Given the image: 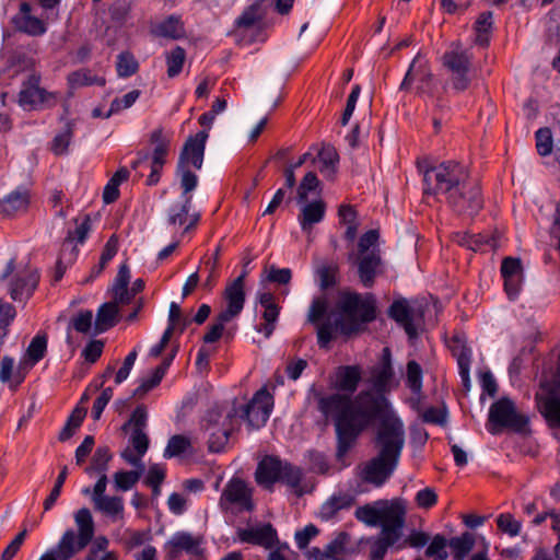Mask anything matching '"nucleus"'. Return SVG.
Here are the masks:
<instances>
[{"label":"nucleus","instance_id":"774afa93","mask_svg":"<svg viewBox=\"0 0 560 560\" xmlns=\"http://www.w3.org/2000/svg\"><path fill=\"white\" fill-rule=\"evenodd\" d=\"M26 536L27 530H21L3 550V552L0 556V560H12L20 551Z\"/></svg>","mask_w":560,"mask_h":560},{"label":"nucleus","instance_id":"423d86ee","mask_svg":"<svg viewBox=\"0 0 560 560\" xmlns=\"http://www.w3.org/2000/svg\"><path fill=\"white\" fill-rule=\"evenodd\" d=\"M469 171L455 161L443 162L424 172V194L443 195L448 197L470 179Z\"/></svg>","mask_w":560,"mask_h":560},{"label":"nucleus","instance_id":"b1692460","mask_svg":"<svg viewBox=\"0 0 560 560\" xmlns=\"http://www.w3.org/2000/svg\"><path fill=\"white\" fill-rule=\"evenodd\" d=\"M209 137L207 130H201L195 136H190L179 154L178 165L191 164L196 170H200L203 163L206 142Z\"/></svg>","mask_w":560,"mask_h":560},{"label":"nucleus","instance_id":"ddd939ff","mask_svg":"<svg viewBox=\"0 0 560 560\" xmlns=\"http://www.w3.org/2000/svg\"><path fill=\"white\" fill-rule=\"evenodd\" d=\"M272 407V395L266 388H261L247 404L237 408V419L245 420L250 430L259 429L268 421Z\"/></svg>","mask_w":560,"mask_h":560},{"label":"nucleus","instance_id":"9b49d317","mask_svg":"<svg viewBox=\"0 0 560 560\" xmlns=\"http://www.w3.org/2000/svg\"><path fill=\"white\" fill-rule=\"evenodd\" d=\"M527 424L528 418L516 410L510 398L502 397L491 405L487 424L491 434H498L502 429L523 432Z\"/></svg>","mask_w":560,"mask_h":560},{"label":"nucleus","instance_id":"79ce46f5","mask_svg":"<svg viewBox=\"0 0 560 560\" xmlns=\"http://www.w3.org/2000/svg\"><path fill=\"white\" fill-rule=\"evenodd\" d=\"M69 84L72 88L98 85L104 86L106 80L104 77H98L90 69H80L69 74Z\"/></svg>","mask_w":560,"mask_h":560},{"label":"nucleus","instance_id":"e433bc0d","mask_svg":"<svg viewBox=\"0 0 560 560\" xmlns=\"http://www.w3.org/2000/svg\"><path fill=\"white\" fill-rule=\"evenodd\" d=\"M474 30L476 33L475 43L487 47L493 31V13L491 11L481 12L474 24Z\"/></svg>","mask_w":560,"mask_h":560},{"label":"nucleus","instance_id":"052dcab7","mask_svg":"<svg viewBox=\"0 0 560 560\" xmlns=\"http://www.w3.org/2000/svg\"><path fill=\"white\" fill-rule=\"evenodd\" d=\"M125 535L126 538L124 539V545L128 550L140 547L152 538L150 529L136 530L128 528L126 529Z\"/></svg>","mask_w":560,"mask_h":560},{"label":"nucleus","instance_id":"c03bdc74","mask_svg":"<svg viewBox=\"0 0 560 560\" xmlns=\"http://www.w3.org/2000/svg\"><path fill=\"white\" fill-rule=\"evenodd\" d=\"M113 455L108 446H100L93 454L90 466L85 468V472L92 475L94 472L97 474H106L108 469V463L110 462Z\"/></svg>","mask_w":560,"mask_h":560},{"label":"nucleus","instance_id":"8fccbe9b","mask_svg":"<svg viewBox=\"0 0 560 560\" xmlns=\"http://www.w3.org/2000/svg\"><path fill=\"white\" fill-rule=\"evenodd\" d=\"M141 470L116 471L113 476L115 489L118 491H128L139 481Z\"/></svg>","mask_w":560,"mask_h":560},{"label":"nucleus","instance_id":"412c9836","mask_svg":"<svg viewBox=\"0 0 560 560\" xmlns=\"http://www.w3.org/2000/svg\"><path fill=\"white\" fill-rule=\"evenodd\" d=\"M150 142L155 144L151 156V173L147 178L148 186H154L160 182L161 173L170 150V140L163 135V129L158 128L150 135Z\"/></svg>","mask_w":560,"mask_h":560},{"label":"nucleus","instance_id":"4be33fe9","mask_svg":"<svg viewBox=\"0 0 560 560\" xmlns=\"http://www.w3.org/2000/svg\"><path fill=\"white\" fill-rule=\"evenodd\" d=\"M40 276L36 269L20 270L9 281V293L13 301L28 300L36 290Z\"/></svg>","mask_w":560,"mask_h":560},{"label":"nucleus","instance_id":"f8f14e48","mask_svg":"<svg viewBox=\"0 0 560 560\" xmlns=\"http://www.w3.org/2000/svg\"><path fill=\"white\" fill-rule=\"evenodd\" d=\"M447 205L458 214L476 215L483 208V198L478 179L470 178L459 189L446 197Z\"/></svg>","mask_w":560,"mask_h":560},{"label":"nucleus","instance_id":"c9c22d12","mask_svg":"<svg viewBox=\"0 0 560 560\" xmlns=\"http://www.w3.org/2000/svg\"><path fill=\"white\" fill-rule=\"evenodd\" d=\"M354 499L350 494L332 495L320 506L319 517L323 521H329L334 518L339 511L351 508Z\"/></svg>","mask_w":560,"mask_h":560},{"label":"nucleus","instance_id":"f3484780","mask_svg":"<svg viewBox=\"0 0 560 560\" xmlns=\"http://www.w3.org/2000/svg\"><path fill=\"white\" fill-rule=\"evenodd\" d=\"M203 538L188 532H176L164 545L165 560H178L183 553L199 557L203 553Z\"/></svg>","mask_w":560,"mask_h":560},{"label":"nucleus","instance_id":"49530a36","mask_svg":"<svg viewBox=\"0 0 560 560\" xmlns=\"http://www.w3.org/2000/svg\"><path fill=\"white\" fill-rule=\"evenodd\" d=\"M190 448V440L185 435L176 434L170 438L167 445L164 450L163 456L165 458L178 457L187 453Z\"/></svg>","mask_w":560,"mask_h":560},{"label":"nucleus","instance_id":"09e8293b","mask_svg":"<svg viewBox=\"0 0 560 560\" xmlns=\"http://www.w3.org/2000/svg\"><path fill=\"white\" fill-rule=\"evenodd\" d=\"M406 384L408 388L416 395L422 392V369L421 365L411 360L407 363Z\"/></svg>","mask_w":560,"mask_h":560},{"label":"nucleus","instance_id":"6ab92c4d","mask_svg":"<svg viewBox=\"0 0 560 560\" xmlns=\"http://www.w3.org/2000/svg\"><path fill=\"white\" fill-rule=\"evenodd\" d=\"M348 260L357 265L358 277L364 288H372L376 278L383 273V259L380 248H373L366 255L350 253Z\"/></svg>","mask_w":560,"mask_h":560},{"label":"nucleus","instance_id":"bf43d9fd","mask_svg":"<svg viewBox=\"0 0 560 560\" xmlns=\"http://www.w3.org/2000/svg\"><path fill=\"white\" fill-rule=\"evenodd\" d=\"M498 528L511 537H515L521 533L522 524L516 521L510 513H502L497 517Z\"/></svg>","mask_w":560,"mask_h":560},{"label":"nucleus","instance_id":"9d476101","mask_svg":"<svg viewBox=\"0 0 560 560\" xmlns=\"http://www.w3.org/2000/svg\"><path fill=\"white\" fill-rule=\"evenodd\" d=\"M376 504H382L377 508L372 504H365L355 510V517L358 521L369 525L377 526L381 528H402L405 525V509L398 503L387 504L386 502L378 501Z\"/></svg>","mask_w":560,"mask_h":560},{"label":"nucleus","instance_id":"6e6d98bb","mask_svg":"<svg viewBox=\"0 0 560 560\" xmlns=\"http://www.w3.org/2000/svg\"><path fill=\"white\" fill-rule=\"evenodd\" d=\"M536 149L539 155L547 156L552 152L553 138L550 128L544 127L536 131Z\"/></svg>","mask_w":560,"mask_h":560},{"label":"nucleus","instance_id":"2eb2a0df","mask_svg":"<svg viewBox=\"0 0 560 560\" xmlns=\"http://www.w3.org/2000/svg\"><path fill=\"white\" fill-rule=\"evenodd\" d=\"M387 314L389 318L395 320L410 339L418 337V326L423 319L422 306H412L405 298L394 300L388 307Z\"/></svg>","mask_w":560,"mask_h":560},{"label":"nucleus","instance_id":"a18cd8bd","mask_svg":"<svg viewBox=\"0 0 560 560\" xmlns=\"http://www.w3.org/2000/svg\"><path fill=\"white\" fill-rule=\"evenodd\" d=\"M168 78L177 77L184 67L186 51L183 47L176 46L165 55Z\"/></svg>","mask_w":560,"mask_h":560},{"label":"nucleus","instance_id":"69168bd1","mask_svg":"<svg viewBox=\"0 0 560 560\" xmlns=\"http://www.w3.org/2000/svg\"><path fill=\"white\" fill-rule=\"evenodd\" d=\"M348 541V534L339 533L325 548L327 559H337L342 555Z\"/></svg>","mask_w":560,"mask_h":560},{"label":"nucleus","instance_id":"4c0bfd02","mask_svg":"<svg viewBox=\"0 0 560 560\" xmlns=\"http://www.w3.org/2000/svg\"><path fill=\"white\" fill-rule=\"evenodd\" d=\"M94 508L113 521L124 518V500L121 497H104L94 502Z\"/></svg>","mask_w":560,"mask_h":560},{"label":"nucleus","instance_id":"f03ea898","mask_svg":"<svg viewBox=\"0 0 560 560\" xmlns=\"http://www.w3.org/2000/svg\"><path fill=\"white\" fill-rule=\"evenodd\" d=\"M337 308L340 316L334 320L327 317L322 322L328 310L326 296L313 299L310 305L307 322L316 326L317 345L320 349H328L338 336L349 339L359 335L377 316L376 299L372 293L362 295L358 292H341Z\"/></svg>","mask_w":560,"mask_h":560},{"label":"nucleus","instance_id":"4468645a","mask_svg":"<svg viewBox=\"0 0 560 560\" xmlns=\"http://www.w3.org/2000/svg\"><path fill=\"white\" fill-rule=\"evenodd\" d=\"M415 82L418 83L417 93L419 95L433 96L435 89L434 75L429 61L420 56V54L411 61L399 89L401 91H409Z\"/></svg>","mask_w":560,"mask_h":560},{"label":"nucleus","instance_id":"aec40b11","mask_svg":"<svg viewBox=\"0 0 560 560\" xmlns=\"http://www.w3.org/2000/svg\"><path fill=\"white\" fill-rule=\"evenodd\" d=\"M40 74L31 73L22 83L19 93V102L22 106L36 108L40 105L49 104L55 98V94L40 86Z\"/></svg>","mask_w":560,"mask_h":560},{"label":"nucleus","instance_id":"c756f323","mask_svg":"<svg viewBox=\"0 0 560 560\" xmlns=\"http://www.w3.org/2000/svg\"><path fill=\"white\" fill-rule=\"evenodd\" d=\"M152 35L167 39H180L186 35L185 25L178 15H170L151 28Z\"/></svg>","mask_w":560,"mask_h":560},{"label":"nucleus","instance_id":"ea45409f","mask_svg":"<svg viewBox=\"0 0 560 560\" xmlns=\"http://www.w3.org/2000/svg\"><path fill=\"white\" fill-rule=\"evenodd\" d=\"M462 243L474 252H486L489 249H495L499 246V240L490 233L466 235Z\"/></svg>","mask_w":560,"mask_h":560},{"label":"nucleus","instance_id":"20e7f679","mask_svg":"<svg viewBox=\"0 0 560 560\" xmlns=\"http://www.w3.org/2000/svg\"><path fill=\"white\" fill-rule=\"evenodd\" d=\"M302 479L303 470L299 466L276 455H265L258 462L255 471L256 483L270 492L277 482H281L291 488L298 497H302L305 492L301 486Z\"/></svg>","mask_w":560,"mask_h":560},{"label":"nucleus","instance_id":"1a4fd4ad","mask_svg":"<svg viewBox=\"0 0 560 560\" xmlns=\"http://www.w3.org/2000/svg\"><path fill=\"white\" fill-rule=\"evenodd\" d=\"M472 59L471 51L458 44L442 56V65L451 74L450 82L454 91L464 92L470 86Z\"/></svg>","mask_w":560,"mask_h":560},{"label":"nucleus","instance_id":"f257e3e1","mask_svg":"<svg viewBox=\"0 0 560 560\" xmlns=\"http://www.w3.org/2000/svg\"><path fill=\"white\" fill-rule=\"evenodd\" d=\"M394 377L392 353L386 347L380 363L371 369L369 382L372 389L361 390L354 398L345 394L318 397L317 409L335 425L338 458L352 448L359 435L375 420L381 423L386 417H396L389 412V402L385 397L392 390Z\"/></svg>","mask_w":560,"mask_h":560},{"label":"nucleus","instance_id":"864d4df0","mask_svg":"<svg viewBox=\"0 0 560 560\" xmlns=\"http://www.w3.org/2000/svg\"><path fill=\"white\" fill-rule=\"evenodd\" d=\"M448 545L447 539L443 535H435L430 545L425 550V556L433 558L434 560H446L448 553L446 551V547Z\"/></svg>","mask_w":560,"mask_h":560},{"label":"nucleus","instance_id":"c85d7f7f","mask_svg":"<svg viewBox=\"0 0 560 560\" xmlns=\"http://www.w3.org/2000/svg\"><path fill=\"white\" fill-rule=\"evenodd\" d=\"M30 190L25 187H18L0 199V214L9 218L24 213L30 206Z\"/></svg>","mask_w":560,"mask_h":560},{"label":"nucleus","instance_id":"de8ad7c7","mask_svg":"<svg viewBox=\"0 0 560 560\" xmlns=\"http://www.w3.org/2000/svg\"><path fill=\"white\" fill-rule=\"evenodd\" d=\"M139 63L129 51H122L117 56L116 70L120 78H129L138 71Z\"/></svg>","mask_w":560,"mask_h":560},{"label":"nucleus","instance_id":"e2e57ef3","mask_svg":"<svg viewBox=\"0 0 560 560\" xmlns=\"http://www.w3.org/2000/svg\"><path fill=\"white\" fill-rule=\"evenodd\" d=\"M380 233L377 230H369L361 235L358 242V253L355 255L370 254L373 248L377 247Z\"/></svg>","mask_w":560,"mask_h":560},{"label":"nucleus","instance_id":"0e129e2a","mask_svg":"<svg viewBox=\"0 0 560 560\" xmlns=\"http://www.w3.org/2000/svg\"><path fill=\"white\" fill-rule=\"evenodd\" d=\"M279 306H272L265 308L262 313V318L265 323L258 328V331L262 332L266 338H269L273 330H275V324L278 320L279 317Z\"/></svg>","mask_w":560,"mask_h":560},{"label":"nucleus","instance_id":"6e6552de","mask_svg":"<svg viewBox=\"0 0 560 560\" xmlns=\"http://www.w3.org/2000/svg\"><path fill=\"white\" fill-rule=\"evenodd\" d=\"M536 404L547 423L555 430L560 429V366L557 365L551 377L544 376L536 393Z\"/></svg>","mask_w":560,"mask_h":560},{"label":"nucleus","instance_id":"393cba45","mask_svg":"<svg viewBox=\"0 0 560 560\" xmlns=\"http://www.w3.org/2000/svg\"><path fill=\"white\" fill-rule=\"evenodd\" d=\"M501 276L504 280V290L510 300H515L523 284V265L520 258L505 257L501 262Z\"/></svg>","mask_w":560,"mask_h":560},{"label":"nucleus","instance_id":"3c124183","mask_svg":"<svg viewBox=\"0 0 560 560\" xmlns=\"http://www.w3.org/2000/svg\"><path fill=\"white\" fill-rule=\"evenodd\" d=\"M177 174L180 176V188L183 190V198L191 197L190 192L194 191L198 185V176L191 172L186 165L177 164Z\"/></svg>","mask_w":560,"mask_h":560},{"label":"nucleus","instance_id":"7c9ffc66","mask_svg":"<svg viewBox=\"0 0 560 560\" xmlns=\"http://www.w3.org/2000/svg\"><path fill=\"white\" fill-rule=\"evenodd\" d=\"M326 205L323 200H315L306 203L299 215L301 229L305 233H311L315 224L324 220Z\"/></svg>","mask_w":560,"mask_h":560},{"label":"nucleus","instance_id":"2f4dec72","mask_svg":"<svg viewBox=\"0 0 560 560\" xmlns=\"http://www.w3.org/2000/svg\"><path fill=\"white\" fill-rule=\"evenodd\" d=\"M546 43L548 46L560 48V11L552 9L545 19ZM560 49L552 59V67L559 69Z\"/></svg>","mask_w":560,"mask_h":560},{"label":"nucleus","instance_id":"a211bd4d","mask_svg":"<svg viewBox=\"0 0 560 560\" xmlns=\"http://www.w3.org/2000/svg\"><path fill=\"white\" fill-rule=\"evenodd\" d=\"M148 424V411L144 405H139L130 415L128 421H126L121 430L127 433L130 432L129 442L133 451L139 456H144L149 448V436L144 432Z\"/></svg>","mask_w":560,"mask_h":560},{"label":"nucleus","instance_id":"680f3d73","mask_svg":"<svg viewBox=\"0 0 560 560\" xmlns=\"http://www.w3.org/2000/svg\"><path fill=\"white\" fill-rule=\"evenodd\" d=\"M260 4L253 3L247 7L242 14L236 19L235 24L237 27H250L257 23L261 16L259 15Z\"/></svg>","mask_w":560,"mask_h":560},{"label":"nucleus","instance_id":"f704fd0d","mask_svg":"<svg viewBox=\"0 0 560 560\" xmlns=\"http://www.w3.org/2000/svg\"><path fill=\"white\" fill-rule=\"evenodd\" d=\"M119 307L116 303L106 302L102 304L97 312L94 323V334H103L113 328L118 323Z\"/></svg>","mask_w":560,"mask_h":560},{"label":"nucleus","instance_id":"cd10ccee","mask_svg":"<svg viewBox=\"0 0 560 560\" xmlns=\"http://www.w3.org/2000/svg\"><path fill=\"white\" fill-rule=\"evenodd\" d=\"M12 23L19 32L31 36H40L47 31L45 22L31 14L28 2L21 3L19 13L12 18Z\"/></svg>","mask_w":560,"mask_h":560},{"label":"nucleus","instance_id":"a878e982","mask_svg":"<svg viewBox=\"0 0 560 560\" xmlns=\"http://www.w3.org/2000/svg\"><path fill=\"white\" fill-rule=\"evenodd\" d=\"M236 535L241 542L260 546L266 549H271L277 541V530L270 523L238 528Z\"/></svg>","mask_w":560,"mask_h":560},{"label":"nucleus","instance_id":"a19ab883","mask_svg":"<svg viewBox=\"0 0 560 560\" xmlns=\"http://www.w3.org/2000/svg\"><path fill=\"white\" fill-rule=\"evenodd\" d=\"M315 273L319 278V287L323 291L334 288L338 283L337 276L339 273V266L337 262H320Z\"/></svg>","mask_w":560,"mask_h":560},{"label":"nucleus","instance_id":"dca6fc26","mask_svg":"<svg viewBox=\"0 0 560 560\" xmlns=\"http://www.w3.org/2000/svg\"><path fill=\"white\" fill-rule=\"evenodd\" d=\"M219 505L223 511L236 506L243 511H252L254 509L253 489L246 481L238 477L231 478L219 499Z\"/></svg>","mask_w":560,"mask_h":560},{"label":"nucleus","instance_id":"5fc2aeb1","mask_svg":"<svg viewBox=\"0 0 560 560\" xmlns=\"http://www.w3.org/2000/svg\"><path fill=\"white\" fill-rule=\"evenodd\" d=\"M72 135L73 125L69 121L66 124L65 129L54 138L51 142V151L57 155L66 153L70 144Z\"/></svg>","mask_w":560,"mask_h":560},{"label":"nucleus","instance_id":"4d7b16f0","mask_svg":"<svg viewBox=\"0 0 560 560\" xmlns=\"http://www.w3.org/2000/svg\"><path fill=\"white\" fill-rule=\"evenodd\" d=\"M93 323V313L89 310L80 311L69 323V329H74L80 334H88Z\"/></svg>","mask_w":560,"mask_h":560},{"label":"nucleus","instance_id":"603ef678","mask_svg":"<svg viewBox=\"0 0 560 560\" xmlns=\"http://www.w3.org/2000/svg\"><path fill=\"white\" fill-rule=\"evenodd\" d=\"M141 92L139 90H132L125 94L122 97H116L110 103L109 110L104 116L105 118H109L113 114H116L122 109H127L131 107L136 101L139 98Z\"/></svg>","mask_w":560,"mask_h":560},{"label":"nucleus","instance_id":"39448f33","mask_svg":"<svg viewBox=\"0 0 560 560\" xmlns=\"http://www.w3.org/2000/svg\"><path fill=\"white\" fill-rule=\"evenodd\" d=\"M237 407L234 404L230 409L211 408L202 419V429L208 434V450L220 453L225 450L231 434L240 428Z\"/></svg>","mask_w":560,"mask_h":560},{"label":"nucleus","instance_id":"338daca9","mask_svg":"<svg viewBox=\"0 0 560 560\" xmlns=\"http://www.w3.org/2000/svg\"><path fill=\"white\" fill-rule=\"evenodd\" d=\"M165 375V366H156L152 375L141 382L135 394H145L158 386Z\"/></svg>","mask_w":560,"mask_h":560},{"label":"nucleus","instance_id":"13d9d810","mask_svg":"<svg viewBox=\"0 0 560 560\" xmlns=\"http://www.w3.org/2000/svg\"><path fill=\"white\" fill-rule=\"evenodd\" d=\"M319 187V180L314 172L305 174L298 187V201L305 202L308 194L315 191Z\"/></svg>","mask_w":560,"mask_h":560},{"label":"nucleus","instance_id":"5701e85b","mask_svg":"<svg viewBox=\"0 0 560 560\" xmlns=\"http://www.w3.org/2000/svg\"><path fill=\"white\" fill-rule=\"evenodd\" d=\"M248 271L244 270L234 279L224 290V299L226 301V308L220 314L223 315V320H232L238 316L245 304L244 283Z\"/></svg>","mask_w":560,"mask_h":560},{"label":"nucleus","instance_id":"7ed1b4c3","mask_svg":"<svg viewBox=\"0 0 560 560\" xmlns=\"http://www.w3.org/2000/svg\"><path fill=\"white\" fill-rule=\"evenodd\" d=\"M376 456L359 467V478L375 488L382 487L396 470L405 445V428L398 417H386L375 438Z\"/></svg>","mask_w":560,"mask_h":560},{"label":"nucleus","instance_id":"58836bf2","mask_svg":"<svg viewBox=\"0 0 560 560\" xmlns=\"http://www.w3.org/2000/svg\"><path fill=\"white\" fill-rule=\"evenodd\" d=\"M48 338L46 334H37L31 340L25 352V364L33 368L36 365L47 353Z\"/></svg>","mask_w":560,"mask_h":560},{"label":"nucleus","instance_id":"473e14b6","mask_svg":"<svg viewBox=\"0 0 560 560\" xmlns=\"http://www.w3.org/2000/svg\"><path fill=\"white\" fill-rule=\"evenodd\" d=\"M402 528H383L371 549V560H383L387 549L394 546L401 537Z\"/></svg>","mask_w":560,"mask_h":560},{"label":"nucleus","instance_id":"bb28decb","mask_svg":"<svg viewBox=\"0 0 560 560\" xmlns=\"http://www.w3.org/2000/svg\"><path fill=\"white\" fill-rule=\"evenodd\" d=\"M362 381V368L359 364L340 365L336 369L332 386L338 392L336 394H345L350 396L357 392Z\"/></svg>","mask_w":560,"mask_h":560},{"label":"nucleus","instance_id":"0eeeda50","mask_svg":"<svg viewBox=\"0 0 560 560\" xmlns=\"http://www.w3.org/2000/svg\"><path fill=\"white\" fill-rule=\"evenodd\" d=\"M74 522L78 534L73 529H67L56 547L59 560H70L75 553L83 550L93 539L95 525L91 511L82 508L74 513Z\"/></svg>","mask_w":560,"mask_h":560},{"label":"nucleus","instance_id":"37998d69","mask_svg":"<svg viewBox=\"0 0 560 560\" xmlns=\"http://www.w3.org/2000/svg\"><path fill=\"white\" fill-rule=\"evenodd\" d=\"M448 546L453 550L455 560H464L475 546V537L471 533L465 532L458 537H453L448 541Z\"/></svg>","mask_w":560,"mask_h":560},{"label":"nucleus","instance_id":"72a5a7b5","mask_svg":"<svg viewBox=\"0 0 560 560\" xmlns=\"http://www.w3.org/2000/svg\"><path fill=\"white\" fill-rule=\"evenodd\" d=\"M312 161L324 177L331 179L337 171L339 156L335 148L325 145L318 151L316 158H312Z\"/></svg>","mask_w":560,"mask_h":560}]
</instances>
